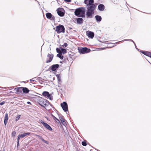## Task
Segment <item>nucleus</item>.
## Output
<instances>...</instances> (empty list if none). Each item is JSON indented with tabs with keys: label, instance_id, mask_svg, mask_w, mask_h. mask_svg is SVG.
<instances>
[{
	"label": "nucleus",
	"instance_id": "obj_1",
	"mask_svg": "<svg viewBox=\"0 0 151 151\" xmlns=\"http://www.w3.org/2000/svg\"><path fill=\"white\" fill-rule=\"evenodd\" d=\"M84 3L86 4L88 10L86 12L87 16L89 17H91L94 13L95 8V5L93 4V0H85Z\"/></svg>",
	"mask_w": 151,
	"mask_h": 151
},
{
	"label": "nucleus",
	"instance_id": "obj_2",
	"mask_svg": "<svg viewBox=\"0 0 151 151\" xmlns=\"http://www.w3.org/2000/svg\"><path fill=\"white\" fill-rule=\"evenodd\" d=\"M86 10L84 8L82 7L76 9L75 12V14L78 17H83L85 16Z\"/></svg>",
	"mask_w": 151,
	"mask_h": 151
},
{
	"label": "nucleus",
	"instance_id": "obj_3",
	"mask_svg": "<svg viewBox=\"0 0 151 151\" xmlns=\"http://www.w3.org/2000/svg\"><path fill=\"white\" fill-rule=\"evenodd\" d=\"M39 104L42 106L45 107L48 106L49 103L46 99L41 98L39 100Z\"/></svg>",
	"mask_w": 151,
	"mask_h": 151
},
{
	"label": "nucleus",
	"instance_id": "obj_4",
	"mask_svg": "<svg viewBox=\"0 0 151 151\" xmlns=\"http://www.w3.org/2000/svg\"><path fill=\"white\" fill-rule=\"evenodd\" d=\"M65 28L62 25H59L58 26L56 27V31L58 33H59L61 32L64 33L65 32Z\"/></svg>",
	"mask_w": 151,
	"mask_h": 151
},
{
	"label": "nucleus",
	"instance_id": "obj_5",
	"mask_svg": "<svg viewBox=\"0 0 151 151\" xmlns=\"http://www.w3.org/2000/svg\"><path fill=\"white\" fill-rule=\"evenodd\" d=\"M40 122L42 124L43 126L47 129L50 131H52V129L50 126L47 123L44 122L42 120H39Z\"/></svg>",
	"mask_w": 151,
	"mask_h": 151
},
{
	"label": "nucleus",
	"instance_id": "obj_6",
	"mask_svg": "<svg viewBox=\"0 0 151 151\" xmlns=\"http://www.w3.org/2000/svg\"><path fill=\"white\" fill-rule=\"evenodd\" d=\"M91 50L90 49H88L86 47L82 48L79 50V52L82 54L88 53Z\"/></svg>",
	"mask_w": 151,
	"mask_h": 151
},
{
	"label": "nucleus",
	"instance_id": "obj_7",
	"mask_svg": "<svg viewBox=\"0 0 151 151\" xmlns=\"http://www.w3.org/2000/svg\"><path fill=\"white\" fill-rule=\"evenodd\" d=\"M61 106L62 107L63 110L65 112L68 111V105L65 102H64L61 104Z\"/></svg>",
	"mask_w": 151,
	"mask_h": 151
},
{
	"label": "nucleus",
	"instance_id": "obj_8",
	"mask_svg": "<svg viewBox=\"0 0 151 151\" xmlns=\"http://www.w3.org/2000/svg\"><path fill=\"white\" fill-rule=\"evenodd\" d=\"M53 57V55L52 54H48L47 58L46 63H48L51 62Z\"/></svg>",
	"mask_w": 151,
	"mask_h": 151
},
{
	"label": "nucleus",
	"instance_id": "obj_9",
	"mask_svg": "<svg viewBox=\"0 0 151 151\" xmlns=\"http://www.w3.org/2000/svg\"><path fill=\"white\" fill-rule=\"evenodd\" d=\"M42 94L45 97H47L50 100H52V98L50 94L47 91H44L43 92Z\"/></svg>",
	"mask_w": 151,
	"mask_h": 151
},
{
	"label": "nucleus",
	"instance_id": "obj_10",
	"mask_svg": "<svg viewBox=\"0 0 151 151\" xmlns=\"http://www.w3.org/2000/svg\"><path fill=\"white\" fill-rule=\"evenodd\" d=\"M86 33L88 37L93 39L94 37V34L93 32L91 31H87Z\"/></svg>",
	"mask_w": 151,
	"mask_h": 151
},
{
	"label": "nucleus",
	"instance_id": "obj_11",
	"mask_svg": "<svg viewBox=\"0 0 151 151\" xmlns=\"http://www.w3.org/2000/svg\"><path fill=\"white\" fill-rule=\"evenodd\" d=\"M62 9L61 8H58L57 11L58 14L60 17H63L64 15V13L61 11Z\"/></svg>",
	"mask_w": 151,
	"mask_h": 151
},
{
	"label": "nucleus",
	"instance_id": "obj_12",
	"mask_svg": "<svg viewBox=\"0 0 151 151\" xmlns=\"http://www.w3.org/2000/svg\"><path fill=\"white\" fill-rule=\"evenodd\" d=\"M59 118L62 124L65 126L67 124L65 119H64L63 117H60Z\"/></svg>",
	"mask_w": 151,
	"mask_h": 151
},
{
	"label": "nucleus",
	"instance_id": "obj_13",
	"mask_svg": "<svg viewBox=\"0 0 151 151\" xmlns=\"http://www.w3.org/2000/svg\"><path fill=\"white\" fill-rule=\"evenodd\" d=\"M58 64H55L52 65L51 66V70L52 71H55L56 69L59 67Z\"/></svg>",
	"mask_w": 151,
	"mask_h": 151
},
{
	"label": "nucleus",
	"instance_id": "obj_14",
	"mask_svg": "<svg viewBox=\"0 0 151 151\" xmlns=\"http://www.w3.org/2000/svg\"><path fill=\"white\" fill-rule=\"evenodd\" d=\"M98 8L100 11H103L104 9V6L103 4H100L98 6Z\"/></svg>",
	"mask_w": 151,
	"mask_h": 151
},
{
	"label": "nucleus",
	"instance_id": "obj_15",
	"mask_svg": "<svg viewBox=\"0 0 151 151\" xmlns=\"http://www.w3.org/2000/svg\"><path fill=\"white\" fill-rule=\"evenodd\" d=\"M96 21L97 22H100L101 21L102 18L101 16L99 15H96L95 16Z\"/></svg>",
	"mask_w": 151,
	"mask_h": 151
},
{
	"label": "nucleus",
	"instance_id": "obj_16",
	"mask_svg": "<svg viewBox=\"0 0 151 151\" xmlns=\"http://www.w3.org/2000/svg\"><path fill=\"white\" fill-rule=\"evenodd\" d=\"M30 133L27 132V133H24L22 134H19V137H21V138H22L24 137H25L27 135H30Z\"/></svg>",
	"mask_w": 151,
	"mask_h": 151
},
{
	"label": "nucleus",
	"instance_id": "obj_17",
	"mask_svg": "<svg viewBox=\"0 0 151 151\" xmlns=\"http://www.w3.org/2000/svg\"><path fill=\"white\" fill-rule=\"evenodd\" d=\"M46 17L48 19H50L52 17L53 19L54 18V17H52V14L50 13H47L46 14Z\"/></svg>",
	"mask_w": 151,
	"mask_h": 151
},
{
	"label": "nucleus",
	"instance_id": "obj_18",
	"mask_svg": "<svg viewBox=\"0 0 151 151\" xmlns=\"http://www.w3.org/2000/svg\"><path fill=\"white\" fill-rule=\"evenodd\" d=\"M83 19L81 18H78L77 19V23L80 24L83 23Z\"/></svg>",
	"mask_w": 151,
	"mask_h": 151
},
{
	"label": "nucleus",
	"instance_id": "obj_19",
	"mask_svg": "<svg viewBox=\"0 0 151 151\" xmlns=\"http://www.w3.org/2000/svg\"><path fill=\"white\" fill-rule=\"evenodd\" d=\"M22 88V91L23 93H27L29 92V89L27 88Z\"/></svg>",
	"mask_w": 151,
	"mask_h": 151
},
{
	"label": "nucleus",
	"instance_id": "obj_20",
	"mask_svg": "<svg viewBox=\"0 0 151 151\" xmlns=\"http://www.w3.org/2000/svg\"><path fill=\"white\" fill-rule=\"evenodd\" d=\"M142 52L145 55H146L148 57L150 56V52H148L147 51H143Z\"/></svg>",
	"mask_w": 151,
	"mask_h": 151
},
{
	"label": "nucleus",
	"instance_id": "obj_21",
	"mask_svg": "<svg viewBox=\"0 0 151 151\" xmlns=\"http://www.w3.org/2000/svg\"><path fill=\"white\" fill-rule=\"evenodd\" d=\"M57 56L59 58L61 59H63V57L62 55V53H58L57 54Z\"/></svg>",
	"mask_w": 151,
	"mask_h": 151
},
{
	"label": "nucleus",
	"instance_id": "obj_22",
	"mask_svg": "<svg viewBox=\"0 0 151 151\" xmlns=\"http://www.w3.org/2000/svg\"><path fill=\"white\" fill-rule=\"evenodd\" d=\"M57 78H58V83H60L61 82V77L59 75H56Z\"/></svg>",
	"mask_w": 151,
	"mask_h": 151
},
{
	"label": "nucleus",
	"instance_id": "obj_23",
	"mask_svg": "<svg viewBox=\"0 0 151 151\" xmlns=\"http://www.w3.org/2000/svg\"><path fill=\"white\" fill-rule=\"evenodd\" d=\"M132 41V42H133L134 43V44L135 45V47L136 46V45H135L134 42L132 40H131V39H125V40H123L122 41H121L123 42V41Z\"/></svg>",
	"mask_w": 151,
	"mask_h": 151
},
{
	"label": "nucleus",
	"instance_id": "obj_24",
	"mask_svg": "<svg viewBox=\"0 0 151 151\" xmlns=\"http://www.w3.org/2000/svg\"><path fill=\"white\" fill-rule=\"evenodd\" d=\"M22 88H16L15 89L16 90L17 92H19L22 91Z\"/></svg>",
	"mask_w": 151,
	"mask_h": 151
},
{
	"label": "nucleus",
	"instance_id": "obj_25",
	"mask_svg": "<svg viewBox=\"0 0 151 151\" xmlns=\"http://www.w3.org/2000/svg\"><path fill=\"white\" fill-rule=\"evenodd\" d=\"M61 51V53H63V54L67 52L66 50L65 49L62 48Z\"/></svg>",
	"mask_w": 151,
	"mask_h": 151
},
{
	"label": "nucleus",
	"instance_id": "obj_26",
	"mask_svg": "<svg viewBox=\"0 0 151 151\" xmlns=\"http://www.w3.org/2000/svg\"><path fill=\"white\" fill-rule=\"evenodd\" d=\"M43 142L46 144H48V143H49V142L48 141H46V140H44L43 138L42 137L40 139Z\"/></svg>",
	"mask_w": 151,
	"mask_h": 151
},
{
	"label": "nucleus",
	"instance_id": "obj_27",
	"mask_svg": "<svg viewBox=\"0 0 151 151\" xmlns=\"http://www.w3.org/2000/svg\"><path fill=\"white\" fill-rule=\"evenodd\" d=\"M8 114L7 113H6L5 114L4 116V120L8 121Z\"/></svg>",
	"mask_w": 151,
	"mask_h": 151
},
{
	"label": "nucleus",
	"instance_id": "obj_28",
	"mask_svg": "<svg viewBox=\"0 0 151 151\" xmlns=\"http://www.w3.org/2000/svg\"><path fill=\"white\" fill-rule=\"evenodd\" d=\"M21 116V115H18L15 118V120L16 121H17L18 120H19V118H20Z\"/></svg>",
	"mask_w": 151,
	"mask_h": 151
},
{
	"label": "nucleus",
	"instance_id": "obj_29",
	"mask_svg": "<svg viewBox=\"0 0 151 151\" xmlns=\"http://www.w3.org/2000/svg\"><path fill=\"white\" fill-rule=\"evenodd\" d=\"M55 122L57 123H60V122L59 120L57 118H55Z\"/></svg>",
	"mask_w": 151,
	"mask_h": 151
},
{
	"label": "nucleus",
	"instance_id": "obj_30",
	"mask_svg": "<svg viewBox=\"0 0 151 151\" xmlns=\"http://www.w3.org/2000/svg\"><path fill=\"white\" fill-rule=\"evenodd\" d=\"M56 51L58 53H61V51L58 48H57L56 49Z\"/></svg>",
	"mask_w": 151,
	"mask_h": 151
},
{
	"label": "nucleus",
	"instance_id": "obj_31",
	"mask_svg": "<svg viewBox=\"0 0 151 151\" xmlns=\"http://www.w3.org/2000/svg\"><path fill=\"white\" fill-rule=\"evenodd\" d=\"M16 132L15 131L12 132V134L13 137L15 136L16 134Z\"/></svg>",
	"mask_w": 151,
	"mask_h": 151
},
{
	"label": "nucleus",
	"instance_id": "obj_32",
	"mask_svg": "<svg viewBox=\"0 0 151 151\" xmlns=\"http://www.w3.org/2000/svg\"><path fill=\"white\" fill-rule=\"evenodd\" d=\"M82 144L83 146H86L87 145V144L86 142L84 141L82 142Z\"/></svg>",
	"mask_w": 151,
	"mask_h": 151
},
{
	"label": "nucleus",
	"instance_id": "obj_33",
	"mask_svg": "<svg viewBox=\"0 0 151 151\" xmlns=\"http://www.w3.org/2000/svg\"><path fill=\"white\" fill-rule=\"evenodd\" d=\"M35 136L36 137H38L40 139L42 137V136L37 134H36Z\"/></svg>",
	"mask_w": 151,
	"mask_h": 151
},
{
	"label": "nucleus",
	"instance_id": "obj_34",
	"mask_svg": "<svg viewBox=\"0 0 151 151\" xmlns=\"http://www.w3.org/2000/svg\"><path fill=\"white\" fill-rule=\"evenodd\" d=\"M68 46V44L66 43H65L63 46V47H66Z\"/></svg>",
	"mask_w": 151,
	"mask_h": 151
},
{
	"label": "nucleus",
	"instance_id": "obj_35",
	"mask_svg": "<svg viewBox=\"0 0 151 151\" xmlns=\"http://www.w3.org/2000/svg\"><path fill=\"white\" fill-rule=\"evenodd\" d=\"M5 103L4 101H2L0 103V105H2L4 104Z\"/></svg>",
	"mask_w": 151,
	"mask_h": 151
},
{
	"label": "nucleus",
	"instance_id": "obj_36",
	"mask_svg": "<svg viewBox=\"0 0 151 151\" xmlns=\"http://www.w3.org/2000/svg\"><path fill=\"white\" fill-rule=\"evenodd\" d=\"M7 122V121L4 120V124L5 125H6Z\"/></svg>",
	"mask_w": 151,
	"mask_h": 151
},
{
	"label": "nucleus",
	"instance_id": "obj_37",
	"mask_svg": "<svg viewBox=\"0 0 151 151\" xmlns=\"http://www.w3.org/2000/svg\"><path fill=\"white\" fill-rule=\"evenodd\" d=\"M20 138H21V137H19V135L18 136L17 141H19V140Z\"/></svg>",
	"mask_w": 151,
	"mask_h": 151
},
{
	"label": "nucleus",
	"instance_id": "obj_38",
	"mask_svg": "<svg viewBox=\"0 0 151 151\" xmlns=\"http://www.w3.org/2000/svg\"><path fill=\"white\" fill-rule=\"evenodd\" d=\"M30 81L31 82L32 81H36L35 80H33V79H32L30 80Z\"/></svg>",
	"mask_w": 151,
	"mask_h": 151
},
{
	"label": "nucleus",
	"instance_id": "obj_39",
	"mask_svg": "<svg viewBox=\"0 0 151 151\" xmlns=\"http://www.w3.org/2000/svg\"><path fill=\"white\" fill-rule=\"evenodd\" d=\"M66 2H71V0H64Z\"/></svg>",
	"mask_w": 151,
	"mask_h": 151
},
{
	"label": "nucleus",
	"instance_id": "obj_40",
	"mask_svg": "<svg viewBox=\"0 0 151 151\" xmlns=\"http://www.w3.org/2000/svg\"><path fill=\"white\" fill-rule=\"evenodd\" d=\"M53 119L55 120V118H56V117H55V116H53Z\"/></svg>",
	"mask_w": 151,
	"mask_h": 151
},
{
	"label": "nucleus",
	"instance_id": "obj_41",
	"mask_svg": "<svg viewBox=\"0 0 151 151\" xmlns=\"http://www.w3.org/2000/svg\"><path fill=\"white\" fill-rule=\"evenodd\" d=\"M27 104H30V102H29V101H28V102H27Z\"/></svg>",
	"mask_w": 151,
	"mask_h": 151
},
{
	"label": "nucleus",
	"instance_id": "obj_42",
	"mask_svg": "<svg viewBox=\"0 0 151 151\" xmlns=\"http://www.w3.org/2000/svg\"><path fill=\"white\" fill-rule=\"evenodd\" d=\"M149 57H150L151 58V53L150 54V55Z\"/></svg>",
	"mask_w": 151,
	"mask_h": 151
},
{
	"label": "nucleus",
	"instance_id": "obj_43",
	"mask_svg": "<svg viewBox=\"0 0 151 151\" xmlns=\"http://www.w3.org/2000/svg\"><path fill=\"white\" fill-rule=\"evenodd\" d=\"M2 151H5V150L4 149H3L2 150Z\"/></svg>",
	"mask_w": 151,
	"mask_h": 151
},
{
	"label": "nucleus",
	"instance_id": "obj_44",
	"mask_svg": "<svg viewBox=\"0 0 151 151\" xmlns=\"http://www.w3.org/2000/svg\"><path fill=\"white\" fill-rule=\"evenodd\" d=\"M19 141H17V144H19Z\"/></svg>",
	"mask_w": 151,
	"mask_h": 151
},
{
	"label": "nucleus",
	"instance_id": "obj_45",
	"mask_svg": "<svg viewBox=\"0 0 151 151\" xmlns=\"http://www.w3.org/2000/svg\"><path fill=\"white\" fill-rule=\"evenodd\" d=\"M105 49V48H102V49Z\"/></svg>",
	"mask_w": 151,
	"mask_h": 151
},
{
	"label": "nucleus",
	"instance_id": "obj_46",
	"mask_svg": "<svg viewBox=\"0 0 151 151\" xmlns=\"http://www.w3.org/2000/svg\"><path fill=\"white\" fill-rule=\"evenodd\" d=\"M136 49H137V50H138V49L136 47Z\"/></svg>",
	"mask_w": 151,
	"mask_h": 151
}]
</instances>
